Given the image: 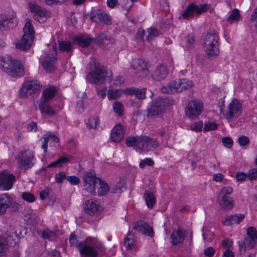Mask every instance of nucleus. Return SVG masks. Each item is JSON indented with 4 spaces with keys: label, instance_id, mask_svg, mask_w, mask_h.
Returning <instances> with one entry per match:
<instances>
[{
    "label": "nucleus",
    "instance_id": "1",
    "mask_svg": "<svg viewBox=\"0 0 257 257\" xmlns=\"http://www.w3.org/2000/svg\"><path fill=\"white\" fill-rule=\"evenodd\" d=\"M83 179L85 190L92 195H96L95 188L97 185L99 186L97 187L98 195H104L108 191V185L99 178H97L95 175L91 171L86 172L84 175Z\"/></svg>",
    "mask_w": 257,
    "mask_h": 257
},
{
    "label": "nucleus",
    "instance_id": "2",
    "mask_svg": "<svg viewBox=\"0 0 257 257\" xmlns=\"http://www.w3.org/2000/svg\"><path fill=\"white\" fill-rule=\"evenodd\" d=\"M1 69L13 77H21L24 74V68L19 61L13 60L10 57H0Z\"/></svg>",
    "mask_w": 257,
    "mask_h": 257
},
{
    "label": "nucleus",
    "instance_id": "3",
    "mask_svg": "<svg viewBox=\"0 0 257 257\" xmlns=\"http://www.w3.org/2000/svg\"><path fill=\"white\" fill-rule=\"evenodd\" d=\"M203 47L209 58H215L219 55V36L217 33H206L203 36Z\"/></svg>",
    "mask_w": 257,
    "mask_h": 257
},
{
    "label": "nucleus",
    "instance_id": "4",
    "mask_svg": "<svg viewBox=\"0 0 257 257\" xmlns=\"http://www.w3.org/2000/svg\"><path fill=\"white\" fill-rule=\"evenodd\" d=\"M91 65L93 66V68H91V70L88 75L87 79L91 83L96 84L103 83L108 74L106 68L96 60L92 61Z\"/></svg>",
    "mask_w": 257,
    "mask_h": 257
},
{
    "label": "nucleus",
    "instance_id": "5",
    "mask_svg": "<svg viewBox=\"0 0 257 257\" xmlns=\"http://www.w3.org/2000/svg\"><path fill=\"white\" fill-rule=\"evenodd\" d=\"M24 34L21 40L16 44V47L21 50L29 49L34 38V31L33 25L30 21L26 23L23 29Z\"/></svg>",
    "mask_w": 257,
    "mask_h": 257
},
{
    "label": "nucleus",
    "instance_id": "6",
    "mask_svg": "<svg viewBox=\"0 0 257 257\" xmlns=\"http://www.w3.org/2000/svg\"><path fill=\"white\" fill-rule=\"evenodd\" d=\"M242 105L236 99H233L228 105L226 110L223 111L222 107H220V112L228 120L231 121L234 118L239 116L241 113Z\"/></svg>",
    "mask_w": 257,
    "mask_h": 257
},
{
    "label": "nucleus",
    "instance_id": "7",
    "mask_svg": "<svg viewBox=\"0 0 257 257\" xmlns=\"http://www.w3.org/2000/svg\"><path fill=\"white\" fill-rule=\"evenodd\" d=\"M257 243V231L253 227H249L247 229V235L243 241L239 243V252H245L246 249H251Z\"/></svg>",
    "mask_w": 257,
    "mask_h": 257
},
{
    "label": "nucleus",
    "instance_id": "8",
    "mask_svg": "<svg viewBox=\"0 0 257 257\" xmlns=\"http://www.w3.org/2000/svg\"><path fill=\"white\" fill-rule=\"evenodd\" d=\"M30 11L33 13L34 19L40 23L46 21L50 17L51 13L45 8L38 5L35 2H30L29 3Z\"/></svg>",
    "mask_w": 257,
    "mask_h": 257
},
{
    "label": "nucleus",
    "instance_id": "9",
    "mask_svg": "<svg viewBox=\"0 0 257 257\" xmlns=\"http://www.w3.org/2000/svg\"><path fill=\"white\" fill-rule=\"evenodd\" d=\"M19 167L21 169L28 170L34 165V154L28 150L21 151L17 157Z\"/></svg>",
    "mask_w": 257,
    "mask_h": 257
},
{
    "label": "nucleus",
    "instance_id": "10",
    "mask_svg": "<svg viewBox=\"0 0 257 257\" xmlns=\"http://www.w3.org/2000/svg\"><path fill=\"white\" fill-rule=\"evenodd\" d=\"M20 207V205L14 201L8 193L0 195V215H4L8 208L12 211H17L19 210Z\"/></svg>",
    "mask_w": 257,
    "mask_h": 257
},
{
    "label": "nucleus",
    "instance_id": "11",
    "mask_svg": "<svg viewBox=\"0 0 257 257\" xmlns=\"http://www.w3.org/2000/svg\"><path fill=\"white\" fill-rule=\"evenodd\" d=\"M208 9V6L206 4L197 5L194 3L190 4L182 13L179 19L182 18L185 19H192L195 15H199L206 12Z\"/></svg>",
    "mask_w": 257,
    "mask_h": 257
},
{
    "label": "nucleus",
    "instance_id": "12",
    "mask_svg": "<svg viewBox=\"0 0 257 257\" xmlns=\"http://www.w3.org/2000/svg\"><path fill=\"white\" fill-rule=\"evenodd\" d=\"M41 86L40 83L37 80L26 81L20 90V95L22 97H27L38 92Z\"/></svg>",
    "mask_w": 257,
    "mask_h": 257
},
{
    "label": "nucleus",
    "instance_id": "13",
    "mask_svg": "<svg viewBox=\"0 0 257 257\" xmlns=\"http://www.w3.org/2000/svg\"><path fill=\"white\" fill-rule=\"evenodd\" d=\"M139 150L141 151L149 152L155 149L159 146V142L156 139L150 138L146 136H141L140 138Z\"/></svg>",
    "mask_w": 257,
    "mask_h": 257
},
{
    "label": "nucleus",
    "instance_id": "14",
    "mask_svg": "<svg viewBox=\"0 0 257 257\" xmlns=\"http://www.w3.org/2000/svg\"><path fill=\"white\" fill-rule=\"evenodd\" d=\"M203 107L202 102L199 100L191 101L185 108L186 114L190 118H195L201 114Z\"/></svg>",
    "mask_w": 257,
    "mask_h": 257
},
{
    "label": "nucleus",
    "instance_id": "15",
    "mask_svg": "<svg viewBox=\"0 0 257 257\" xmlns=\"http://www.w3.org/2000/svg\"><path fill=\"white\" fill-rule=\"evenodd\" d=\"M84 210L90 215L97 216L102 212L103 208L99 200L91 199L86 201Z\"/></svg>",
    "mask_w": 257,
    "mask_h": 257
},
{
    "label": "nucleus",
    "instance_id": "16",
    "mask_svg": "<svg viewBox=\"0 0 257 257\" xmlns=\"http://www.w3.org/2000/svg\"><path fill=\"white\" fill-rule=\"evenodd\" d=\"M56 48H54L53 50L50 51L44 57L42 62V65L47 72L51 73L54 71L55 69L54 62L56 60Z\"/></svg>",
    "mask_w": 257,
    "mask_h": 257
},
{
    "label": "nucleus",
    "instance_id": "17",
    "mask_svg": "<svg viewBox=\"0 0 257 257\" xmlns=\"http://www.w3.org/2000/svg\"><path fill=\"white\" fill-rule=\"evenodd\" d=\"M15 176L7 171L0 173V189L3 190H9L13 186L15 181Z\"/></svg>",
    "mask_w": 257,
    "mask_h": 257
},
{
    "label": "nucleus",
    "instance_id": "18",
    "mask_svg": "<svg viewBox=\"0 0 257 257\" xmlns=\"http://www.w3.org/2000/svg\"><path fill=\"white\" fill-rule=\"evenodd\" d=\"M135 70V74L137 77L143 78L147 77L149 74V70L147 63L141 59L136 60L133 65Z\"/></svg>",
    "mask_w": 257,
    "mask_h": 257
},
{
    "label": "nucleus",
    "instance_id": "19",
    "mask_svg": "<svg viewBox=\"0 0 257 257\" xmlns=\"http://www.w3.org/2000/svg\"><path fill=\"white\" fill-rule=\"evenodd\" d=\"M90 19L95 23L102 22L106 25H111L110 16L104 11L92 12L90 15Z\"/></svg>",
    "mask_w": 257,
    "mask_h": 257
},
{
    "label": "nucleus",
    "instance_id": "20",
    "mask_svg": "<svg viewBox=\"0 0 257 257\" xmlns=\"http://www.w3.org/2000/svg\"><path fill=\"white\" fill-rule=\"evenodd\" d=\"M165 110V107L161 101V98L158 97L152 101L151 107L148 110L147 116L152 117L160 115Z\"/></svg>",
    "mask_w": 257,
    "mask_h": 257
},
{
    "label": "nucleus",
    "instance_id": "21",
    "mask_svg": "<svg viewBox=\"0 0 257 257\" xmlns=\"http://www.w3.org/2000/svg\"><path fill=\"white\" fill-rule=\"evenodd\" d=\"M94 41L100 47H104L109 44H113L115 42L113 37L106 33H101L97 35Z\"/></svg>",
    "mask_w": 257,
    "mask_h": 257
},
{
    "label": "nucleus",
    "instance_id": "22",
    "mask_svg": "<svg viewBox=\"0 0 257 257\" xmlns=\"http://www.w3.org/2000/svg\"><path fill=\"white\" fill-rule=\"evenodd\" d=\"M133 228L135 230L138 231L144 234L153 237L154 232L153 228L148 224L142 221H139L134 224Z\"/></svg>",
    "mask_w": 257,
    "mask_h": 257
},
{
    "label": "nucleus",
    "instance_id": "23",
    "mask_svg": "<svg viewBox=\"0 0 257 257\" xmlns=\"http://www.w3.org/2000/svg\"><path fill=\"white\" fill-rule=\"evenodd\" d=\"M38 107L42 113L49 115H54L56 113V110L50 103V101L43 100L40 99L37 101Z\"/></svg>",
    "mask_w": 257,
    "mask_h": 257
},
{
    "label": "nucleus",
    "instance_id": "24",
    "mask_svg": "<svg viewBox=\"0 0 257 257\" xmlns=\"http://www.w3.org/2000/svg\"><path fill=\"white\" fill-rule=\"evenodd\" d=\"M172 83L175 93L180 92L190 88L193 84L191 81L186 79L172 81Z\"/></svg>",
    "mask_w": 257,
    "mask_h": 257
},
{
    "label": "nucleus",
    "instance_id": "25",
    "mask_svg": "<svg viewBox=\"0 0 257 257\" xmlns=\"http://www.w3.org/2000/svg\"><path fill=\"white\" fill-rule=\"evenodd\" d=\"M167 74L168 70L166 67L163 65L160 64L152 73L151 76L155 80L161 81L165 79Z\"/></svg>",
    "mask_w": 257,
    "mask_h": 257
},
{
    "label": "nucleus",
    "instance_id": "26",
    "mask_svg": "<svg viewBox=\"0 0 257 257\" xmlns=\"http://www.w3.org/2000/svg\"><path fill=\"white\" fill-rule=\"evenodd\" d=\"M124 137V130L120 124H116L112 128L110 139L113 142H119Z\"/></svg>",
    "mask_w": 257,
    "mask_h": 257
},
{
    "label": "nucleus",
    "instance_id": "27",
    "mask_svg": "<svg viewBox=\"0 0 257 257\" xmlns=\"http://www.w3.org/2000/svg\"><path fill=\"white\" fill-rule=\"evenodd\" d=\"M79 250L81 255L87 257H97L98 255L96 249L93 247L88 245L86 242H84Z\"/></svg>",
    "mask_w": 257,
    "mask_h": 257
},
{
    "label": "nucleus",
    "instance_id": "28",
    "mask_svg": "<svg viewBox=\"0 0 257 257\" xmlns=\"http://www.w3.org/2000/svg\"><path fill=\"white\" fill-rule=\"evenodd\" d=\"M185 236V235L182 231L180 230L174 231L171 235L172 244L177 245L183 243Z\"/></svg>",
    "mask_w": 257,
    "mask_h": 257
},
{
    "label": "nucleus",
    "instance_id": "29",
    "mask_svg": "<svg viewBox=\"0 0 257 257\" xmlns=\"http://www.w3.org/2000/svg\"><path fill=\"white\" fill-rule=\"evenodd\" d=\"M56 93L57 90L55 86H49L43 90L40 99L50 101V100L54 97Z\"/></svg>",
    "mask_w": 257,
    "mask_h": 257
},
{
    "label": "nucleus",
    "instance_id": "30",
    "mask_svg": "<svg viewBox=\"0 0 257 257\" xmlns=\"http://www.w3.org/2000/svg\"><path fill=\"white\" fill-rule=\"evenodd\" d=\"M244 218L243 214H238L227 216L223 223L227 226L239 223Z\"/></svg>",
    "mask_w": 257,
    "mask_h": 257
},
{
    "label": "nucleus",
    "instance_id": "31",
    "mask_svg": "<svg viewBox=\"0 0 257 257\" xmlns=\"http://www.w3.org/2000/svg\"><path fill=\"white\" fill-rule=\"evenodd\" d=\"M14 19L9 18L4 15H0V29L13 28L15 25L14 23Z\"/></svg>",
    "mask_w": 257,
    "mask_h": 257
},
{
    "label": "nucleus",
    "instance_id": "32",
    "mask_svg": "<svg viewBox=\"0 0 257 257\" xmlns=\"http://www.w3.org/2000/svg\"><path fill=\"white\" fill-rule=\"evenodd\" d=\"M74 43L82 47H88L92 42V40L89 37L85 35L75 36L73 38Z\"/></svg>",
    "mask_w": 257,
    "mask_h": 257
},
{
    "label": "nucleus",
    "instance_id": "33",
    "mask_svg": "<svg viewBox=\"0 0 257 257\" xmlns=\"http://www.w3.org/2000/svg\"><path fill=\"white\" fill-rule=\"evenodd\" d=\"M72 159H73V157L70 155L62 156L56 161L49 164L48 168L60 167L63 164L68 163Z\"/></svg>",
    "mask_w": 257,
    "mask_h": 257
},
{
    "label": "nucleus",
    "instance_id": "34",
    "mask_svg": "<svg viewBox=\"0 0 257 257\" xmlns=\"http://www.w3.org/2000/svg\"><path fill=\"white\" fill-rule=\"evenodd\" d=\"M123 244L127 249H135L136 251L139 250V247L136 245L134 235L131 233L127 234L124 239Z\"/></svg>",
    "mask_w": 257,
    "mask_h": 257
},
{
    "label": "nucleus",
    "instance_id": "35",
    "mask_svg": "<svg viewBox=\"0 0 257 257\" xmlns=\"http://www.w3.org/2000/svg\"><path fill=\"white\" fill-rule=\"evenodd\" d=\"M220 206L225 209L231 208L233 206V201L232 198L218 197Z\"/></svg>",
    "mask_w": 257,
    "mask_h": 257
},
{
    "label": "nucleus",
    "instance_id": "36",
    "mask_svg": "<svg viewBox=\"0 0 257 257\" xmlns=\"http://www.w3.org/2000/svg\"><path fill=\"white\" fill-rule=\"evenodd\" d=\"M144 197L147 206L149 208H153L156 203V198L153 193L146 191L144 194Z\"/></svg>",
    "mask_w": 257,
    "mask_h": 257
},
{
    "label": "nucleus",
    "instance_id": "37",
    "mask_svg": "<svg viewBox=\"0 0 257 257\" xmlns=\"http://www.w3.org/2000/svg\"><path fill=\"white\" fill-rule=\"evenodd\" d=\"M122 93L121 89L110 88L107 92V97L109 100L117 99L121 96Z\"/></svg>",
    "mask_w": 257,
    "mask_h": 257
},
{
    "label": "nucleus",
    "instance_id": "38",
    "mask_svg": "<svg viewBox=\"0 0 257 257\" xmlns=\"http://www.w3.org/2000/svg\"><path fill=\"white\" fill-rule=\"evenodd\" d=\"M140 137H141V136L127 137L125 140V144L126 146L128 147H132L136 146L137 148L139 149V144L140 143L139 140Z\"/></svg>",
    "mask_w": 257,
    "mask_h": 257
},
{
    "label": "nucleus",
    "instance_id": "39",
    "mask_svg": "<svg viewBox=\"0 0 257 257\" xmlns=\"http://www.w3.org/2000/svg\"><path fill=\"white\" fill-rule=\"evenodd\" d=\"M59 50L61 51L70 53L72 51V44L69 41H61L59 43Z\"/></svg>",
    "mask_w": 257,
    "mask_h": 257
},
{
    "label": "nucleus",
    "instance_id": "40",
    "mask_svg": "<svg viewBox=\"0 0 257 257\" xmlns=\"http://www.w3.org/2000/svg\"><path fill=\"white\" fill-rule=\"evenodd\" d=\"M233 189L229 186L223 187L220 191L218 197L221 198H230L228 195L232 193Z\"/></svg>",
    "mask_w": 257,
    "mask_h": 257
},
{
    "label": "nucleus",
    "instance_id": "41",
    "mask_svg": "<svg viewBox=\"0 0 257 257\" xmlns=\"http://www.w3.org/2000/svg\"><path fill=\"white\" fill-rule=\"evenodd\" d=\"M147 32L148 35L146 36L147 40L150 41V39L159 36L161 35L160 32H159L156 28H150L147 29Z\"/></svg>",
    "mask_w": 257,
    "mask_h": 257
},
{
    "label": "nucleus",
    "instance_id": "42",
    "mask_svg": "<svg viewBox=\"0 0 257 257\" xmlns=\"http://www.w3.org/2000/svg\"><path fill=\"white\" fill-rule=\"evenodd\" d=\"M240 17L239 11L237 9H234L231 13L228 16L227 21L231 23L234 21H237Z\"/></svg>",
    "mask_w": 257,
    "mask_h": 257
},
{
    "label": "nucleus",
    "instance_id": "43",
    "mask_svg": "<svg viewBox=\"0 0 257 257\" xmlns=\"http://www.w3.org/2000/svg\"><path fill=\"white\" fill-rule=\"evenodd\" d=\"M70 243L71 245L75 246L76 247L78 248L79 250L84 243V242L82 241H79L76 238V236L74 233H71L70 234Z\"/></svg>",
    "mask_w": 257,
    "mask_h": 257
},
{
    "label": "nucleus",
    "instance_id": "44",
    "mask_svg": "<svg viewBox=\"0 0 257 257\" xmlns=\"http://www.w3.org/2000/svg\"><path fill=\"white\" fill-rule=\"evenodd\" d=\"M99 122L98 117H91L89 118L87 124L89 128H96L99 126Z\"/></svg>",
    "mask_w": 257,
    "mask_h": 257
},
{
    "label": "nucleus",
    "instance_id": "45",
    "mask_svg": "<svg viewBox=\"0 0 257 257\" xmlns=\"http://www.w3.org/2000/svg\"><path fill=\"white\" fill-rule=\"evenodd\" d=\"M218 127V124L215 122L208 121L205 123L203 131L208 132L209 131L215 130Z\"/></svg>",
    "mask_w": 257,
    "mask_h": 257
},
{
    "label": "nucleus",
    "instance_id": "46",
    "mask_svg": "<svg viewBox=\"0 0 257 257\" xmlns=\"http://www.w3.org/2000/svg\"><path fill=\"white\" fill-rule=\"evenodd\" d=\"M161 90L164 93L171 94L175 93L172 81L170 82L166 86L162 87Z\"/></svg>",
    "mask_w": 257,
    "mask_h": 257
},
{
    "label": "nucleus",
    "instance_id": "47",
    "mask_svg": "<svg viewBox=\"0 0 257 257\" xmlns=\"http://www.w3.org/2000/svg\"><path fill=\"white\" fill-rule=\"evenodd\" d=\"M21 197L23 199L29 202H33L35 201V197L30 192H24L22 193Z\"/></svg>",
    "mask_w": 257,
    "mask_h": 257
},
{
    "label": "nucleus",
    "instance_id": "48",
    "mask_svg": "<svg viewBox=\"0 0 257 257\" xmlns=\"http://www.w3.org/2000/svg\"><path fill=\"white\" fill-rule=\"evenodd\" d=\"M203 122L201 121H197L192 123L190 125V129L193 131L200 132L202 131L203 128Z\"/></svg>",
    "mask_w": 257,
    "mask_h": 257
},
{
    "label": "nucleus",
    "instance_id": "49",
    "mask_svg": "<svg viewBox=\"0 0 257 257\" xmlns=\"http://www.w3.org/2000/svg\"><path fill=\"white\" fill-rule=\"evenodd\" d=\"M122 104L121 102L118 101H115L113 104V108L114 111L117 113L119 115H120L122 113Z\"/></svg>",
    "mask_w": 257,
    "mask_h": 257
},
{
    "label": "nucleus",
    "instance_id": "50",
    "mask_svg": "<svg viewBox=\"0 0 257 257\" xmlns=\"http://www.w3.org/2000/svg\"><path fill=\"white\" fill-rule=\"evenodd\" d=\"M165 107L170 105H173L175 104V101L171 98L168 97H160Z\"/></svg>",
    "mask_w": 257,
    "mask_h": 257
},
{
    "label": "nucleus",
    "instance_id": "51",
    "mask_svg": "<svg viewBox=\"0 0 257 257\" xmlns=\"http://www.w3.org/2000/svg\"><path fill=\"white\" fill-rule=\"evenodd\" d=\"M154 165V161L149 158H146L141 161L139 164V166L141 168H143L146 165L149 166H153Z\"/></svg>",
    "mask_w": 257,
    "mask_h": 257
},
{
    "label": "nucleus",
    "instance_id": "52",
    "mask_svg": "<svg viewBox=\"0 0 257 257\" xmlns=\"http://www.w3.org/2000/svg\"><path fill=\"white\" fill-rule=\"evenodd\" d=\"M66 175L64 172H60L55 175V182L58 184H61L65 179H67Z\"/></svg>",
    "mask_w": 257,
    "mask_h": 257
},
{
    "label": "nucleus",
    "instance_id": "53",
    "mask_svg": "<svg viewBox=\"0 0 257 257\" xmlns=\"http://www.w3.org/2000/svg\"><path fill=\"white\" fill-rule=\"evenodd\" d=\"M134 95L139 99H144L146 97V89H138L137 88Z\"/></svg>",
    "mask_w": 257,
    "mask_h": 257
},
{
    "label": "nucleus",
    "instance_id": "54",
    "mask_svg": "<svg viewBox=\"0 0 257 257\" xmlns=\"http://www.w3.org/2000/svg\"><path fill=\"white\" fill-rule=\"evenodd\" d=\"M56 233L49 229H45L42 232V237L45 239H50L51 237L55 236Z\"/></svg>",
    "mask_w": 257,
    "mask_h": 257
},
{
    "label": "nucleus",
    "instance_id": "55",
    "mask_svg": "<svg viewBox=\"0 0 257 257\" xmlns=\"http://www.w3.org/2000/svg\"><path fill=\"white\" fill-rule=\"evenodd\" d=\"M247 177L250 180H255L257 179V168H253L248 170L247 172Z\"/></svg>",
    "mask_w": 257,
    "mask_h": 257
},
{
    "label": "nucleus",
    "instance_id": "56",
    "mask_svg": "<svg viewBox=\"0 0 257 257\" xmlns=\"http://www.w3.org/2000/svg\"><path fill=\"white\" fill-rule=\"evenodd\" d=\"M238 141L241 146H246L249 143L248 138L245 136H242L239 137Z\"/></svg>",
    "mask_w": 257,
    "mask_h": 257
},
{
    "label": "nucleus",
    "instance_id": "57",
    "mask_svg": "<svg viewBox=\"0 0 257 257\" xmlns=\"http://www.w3.org/2000/svg\"><path fill=\"white\" fill-rule=\"evenodd\" d=\"M222 143L226 148H231L232 146L233 141L230 137H225L222 138Z\"/></svg>",
    "mask_w": 257,
    "mask_h": 257
},
{
    "label": "nucleus",
    "instance_id": "58",
    "mask_svg": "<svg viewBox=\"0 0 257 257\" xmlns=\"http://www.w3.org/2000/svg\"><path fill=\"white\" fill-rule=\"evenodd\" d=\"M51 192V189L46 187L41 191L40 193V197L42 200L46 199Z\"/></svg>",
    "mask_w": 257,
    "mask_h": 257
},
{
    "label": "nucleus",
    "instance_id": "59",
    "mask_svg": "<svg viewBox=\"0 0 257 257\" xmlns=\"http://www.w3.org/2000/svg\"><path fill=\"white\" fill-rule=\"evenodd\" d=\"M194 42V37L193 35H189L186 40V47L188 48L193 47Z\"/></svg>",
    "mask_w": 257,
    "mask_h": 257
},
{
    "label": "nucleus",
    "instance_id": "60",
    "mask_svg": "<svg viewBox=\"0 0 257 257\" xmlns=\"http://www.w3.org/2000/svg\"><path fill=\"white\" fill-rule=\"evenodd\" d=\"M67 180L72 185H77L80 183V179L75 176H68Z\"/></svg>",
    "mask_w": 257,
    "mask_h": 257
},
{
    "label": "nucleus",
    "instance_id": "61",
    "mask_svg": "<svg viewBox=\"0 0 257 257\" xmlns=\"http://www.w3.org/2000/svg\"><path fill=\"white\" fill-rule=\"evenodd\" d=\"M50 141L48 134H45L43 136V142L42 148L44 149V152H46L48 148V142Z\"/></svg>",
    "mask_w": 257,
    "mask_h": 257
},
{
    "label": "nucleus",
    "instance_id": "62",
    "mask_svg": "<svg viewBox=\"0 0 257 257\" xmlns=\"http://www.w3.org/2000/svg\"><path fill=\"white\" fill-rule=\"evenodd\" d=\"M203 239L205 241L209 242L214 238V235L212 232L207 231L203 234Z\"/></svg>",
    "mask_w": 257,
    "mask_h": 257
},
{
    "label": "nucleus",
    "instance_id": "63",
    "mask_svg": "<svg viewBox=\"0 0 257 257\" xmlns=\"http://www.w3.org/2000/svg\"><path fill=\"white\" fill-rule=\"evenodd\" d=\"M137 88L135 87H128L126 88L124 90H122V93H124L126 95H134L135 91H136Z\"/></svg>",
    "mask_w": 257,
    "mask_h": 257
},
{
    "label": "nucleus",
    "instance_id": "64",
    "mask_svg": "<svg viewBox=\"0 0 257 257\" xmlns=\"http://www.w3.org/2000/svg\"><path fill=\"white\" fill-rule=\"evenodd\" d=\"M247 175L243 172H237L236 174V178L238 181H242L245 180Z\"/></svg>",
    "mask_w": 257,
    "mask_h": 257
}]
</instances>
